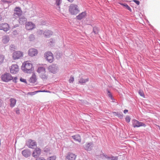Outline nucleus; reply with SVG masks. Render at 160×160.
<instances>
[{"label": "nucleus", "instance_id": "412c9836", "mask_svg": "<svg viewBox=\"0 0 160 160\" xmlns=\"http://www.w3.org/2000/svg\"><path fill=\"white\" fill-rule=\"evenodd\" d=\"M16 102L17 100L13 98H11L10 99V107L12 108L14 107L16 104Z\"/></svg>", "mask_w": 160, "mask_h": 160}, {"label": "nucleus", "instance_id": "f257e3e1", "mask_svg": "<svg viewBox=\"0 0 160 160\" xmlns=\"http://www.w3.org/2000/svg\"><path fill=\"white\" fill-rule=\"evenodd\" d=\"M21 68L24 72L30 73L32 71V64L30 61L25 62L22 63Z\"/></svg>", "mask_w": 160, "mask_h": 160}, {"label": "nucleus", "instance_id": "aec40b11", "mask_svg": "<svg viewBox=\"0 0 160 160\" xmlns=\"http://www.w3.org/2000/svg\"><path fill=\"white\" fill-rule=\"evenodd\" d=\"M72 138L76 141L78 142H81V139L80 136L78 135L77 134L75 135L72 136Z\"/></svg>", "mask_w": 160, "mask_h": 160}, {"label": "nucleus", "instance_id": "e433bc0d", "mask_svg": "<svg viewBox=\"0 0 160 160\" xmlns=\"http://www.w3.org/2000/svg\"><path fill=\"white\" fill-rule=\"evenodd\" d=\"M20 81L21 82H24L25 83H27V82H26V80L25 79H24L22 78H20Z\"/></svg>", "mask_w": 160, "mask_h": 160}, {"label": "nucleus", "instance_id": "b1692460", "mask_svg": "<svg viewBox=\"0 0 160 160\" xmlns=\"http://www.w3.org/2000/svg\"><path fill=\"white\" fill-rule=\"evenodd\" d=\"M9 40V38L8 36H5L3 37L2 42L4 43H7Z\"/></svg>", "mask_w": 160, "mask_h": 160}, {"label": "nucleus", "instance_id": "f704fd0d", "mask_svg": "<svg viewBox=\"0 0 160 160\" xmlns=\"http://www.w3.org/2000/svg\"><path fill=\"white\" fill-rule=\"evenodd\" d=\"M1 2L3 3H10L12 2L10 1H7L6 0H1Z\"/></svg>", "mask_w": 160, "mask_h": 160}, {"label": "nucleus", "instance_id": "a18cd8bd", "mask_svg": "<svg viewBox=\"0 0 160 160\" xmlns=\"http://www.w3.org/2000/svg\"><path fill=\"white\" fill-rule=\"evenodd\" d=\"M54 42V40L53 39H52L50 40V42L51 43H53Z\"/></svg>", "mask_w": 160, "mask_h": 160}, {"label": "nucleus", "instance_id": "72a5a7b5", "mask_svg": "<svg viewBox=\"0 0 160 160\" xmlns=\"http://www.w3.org/2000/svg\"><path fill=\"white\" fill-rule=\"evenodd\" d=\"M74 81V78L73 77L71 76L69 80L70 83H72Z\"/></svg>", "mask_w": 160, "mask_h": 160}, {"label": "nucleus", "instance_id": "79ce46f5", "mask_svg": "<svg viewBox=\"0 0 160 160\" xmlns=\"http://www.w3.org/2000/svg\"><path fill=\"white\" fill-rule=\"evenodd\" d=\"M133 1L135 2L138 5H139L140 3V2L139 1L137 0H134Z\"/></svg>", "mask_w": 160, "mask_h": 160}, {"label": "nucleus", "instance_id": "1a4fd4ad", "mask_svg": "<svg viewBox=\"0 0 160 160\" xmlns=\"http://www.w3.org/2000/svg\"><path fill=\"white\" fill-rule=\"evenodd\" d=\"M132 125L133 127L134 128L138 127L141 126H146V125L145 124L142 122H139L138 121L136 120H133Z\"/></svg>", "mask_w": 160, "mask_h": 160}, {"label": "nucleus", "instance_id": "bb28decb", "mask_svg": "<svg viewBox=\"0 0 160 160\" xmlns=\"http://www.w3.org/2000/svg\"><path fill=\"white\" fill-rule=\"evenodd\" d=\"M88 78L84 79L83 78H81L79 80V83H81L82 84H83V83H85L86 82H88Z\"/></svg>", "mask_w": 160, "mask_h": 160}, {"label": "nucleus", "instance_id": "473e14b6", "mask_svg": "<svg viewBox=\"0 0 160 160\" xmlns=\"http://www.w3.org/2000/svg\"><path fill=\"white\" fill-rule=\"evenodd\" d=\"M56 157L55 156L50 157L48 158V160H55Z\"/></svg>", "mask_w": 160, "mask_h": 160}, {"label": "nucleus", "instance_id": "dca6fc26", "mask_svg": "<svg viewBox=\"0 0 160 160\" xmlns=\"http://www.w3.org/2000/svg\"><path fill=\"white\" fill-rule=\"evenodd\" d=\"M76 156L72 153H69L66 157V160H75Z\"/></svg>", "mask_w": 160, "mask_h": 160}, {"label": "nucleus", "instance_id": "f8f14e48", "mask_svg": "<svg viewBox=\"0 0 160 160\" xmlns=\"http://www.w3.org/2000/svg\"><path fill=\"white\" fill-rule=\"evenodd\" d=\"M14 15L15 16L16 15L18 16H21L22 13V11L19 7H16L14 9Z\"/></svg>", "mask_w": 160, "mask_h": 160}, {"label": "nucleus", "instance_id": "09e8293b", "mask_svg": "<svg viewBox=\"0 0 160 160\" xmlns=\"http://www.w3.org/2000/svg\"><path fill=\"white\" fill-rule=\"evenodd\" d=\"M69 2H72L74 0H68Z\"/></svg>", "mask_w": 160, "mask_h": 160}, {"label": "nucleus", "instance_id": "f03ea898", "mask_svg": "<svg viewBox=\"0 0 160 160\" xmlns=\"http://www.w3.org/2000/svg\"><path fill=\"white\" fill-rule=\"evenodd\" d=\"M69 11L71 14L76 15L78 13L79 10L77 5L72 4L69 7Z\"/></svg>", "mask_w": 160, "mask_h": 160}, {"label": "nucleus", "instance_id": "9d476101", "mask_svg": "<svg viewBox=\"0 0 160 160\" xmlns=\"http://www.w3.org/2000/svg\"><path fill=\"white\" fill-rule=\"evenodd\" d=\"M10 29V27L7 23H2L0 25V30H3L6 32L9 31Z\"/></svg>", "mask_w": 160, "mask_h": 160}, {"label": "nucleus", "instance_id": "7ed1b4c3", "mask_svg": "<svg viewBox=\"0 0 160 160\" xmlns=\"http://www.w3.org/2000/svg\"><path fill=\"white\" fill-rule=\"evenodd\" d=\"M44 57L47 61L50 63L52 62L54 60L53 53L49 51L46 52L44 53Z\"/></svg>", "mask_w": 160, "mask_h": 160}, {"label": "nucleus", "instance_id": "cd10ccee", "mask_svg": "<svg viewBox=\"0 0 160 160\" xmlns=\"http://www.w3.org/2000/svg\"><path fill=\"white\" fill-rule=\"evenodd\" d=\"M41 92V91H38L35 92H29L28 93V95H33L36 94L38 92Z\"/></svg>", "mask_w": 160, "mask_h": 160}, {"label": "nucleus", "instance_id": "c9c22d12", "mask_svg": "<svg viewBox=\"0 0 160 160\" xmlns=\"http://www.w3.org/2000/svg\"><path fill=\"white\" fill-rule=\"evenodd\" d=\"M126 121L127 122H130V118L129 116L126 117L125 118Z\"/></svg>", "mask_w": 160, "mask_h": 160}, {"label": "nucleus", "instance_id": "3c124183", "mask_svg": "<svg viewBox=\"0 0 160 160\" xmlns=\"http://www.w3.org/2000/svg\"><path fill=\"white\" fill-rule=\"evenodd\" d=\"M1 17L0 16V21L1 20Z\"/></svg>", "mask_w": 160, "mask_h": 160}, {"label": "nucleus", "instance_id": "0eeeda50", "mask_svg": "<svg viewBox=\"0 0 160 160\" xmlns=\"http://www.w3.org/2000/svg\"><path fill=\"white\" fill-rule=\"evenodd\" d=\"M27 143V146L30 148L34 149L35 147H37L36 142L33 140H29Z\"/></svg>", "mask_w": 160, "mask_h": 160}, {"label": "nucleus", "instance_id": "a211bd4d", "mask_svg": "<svg viewBox=\"0 0 160 160\" xmlns=\"http://www.w3.org/2000/svg\"><path fill=\"white\" fill-rule=\"evenodd\" d=\"M22 155L26 158H28L30 156V153L28 149H25L22 151Z\"/></svg>", "mask_w": 160, "mask_h": 160}, {"label": "nucleus", "instance_id": "393cba45", "mask_svg": "<svg viewBox=\"0 0 160 160\" xmlns=\"http://www.w3.org/2000/svg\"><path fill=\"white\" fill-rule=\"evenodd\" d=\"M37 71L39 74L45 72V68L42 67H39Z\"/></svg>", "mask_w": 160, "mask_h": 160}, {"label": "nucleus", "instance_id": "9b49d317", "mask_svg": "<svg viewBox=\"0 0 160 160\" xmlns=\"http://www.w3.org/2000/svg\"><path fill=\"white\" fill-rule=\"evenodd\" d=\"M18 70V67L17 64L12 65L10 68V72L13 74L16 73Z\"/></svg>", "mask_w": 160, "mask_h": 160}, {"label": "nucleus", "instance_id": "4c0bfd02", "mask_svg": "<svg viewBox=\"0 0 160 160\" xmlns=\"http://www.w3.org/2000/svg\"><path fill=\"white\" fill-rule=\"evenodd\" d=\"M111 160H118L117 157H112L111 158Z\"/></svg>", "mask_w": 160, "mask_h": 160}, {"label": "nucleus", "instance_id": "a878e982", "mask_svg": "<svg viewBox=\"0 0 160 160\" xmlns=\"http://www.w3.org/2000/svg\"><path fill=\"white\" fill-rule=\"evenodd\" d=\"M41 78L42 79H46L48 78L47 74L46 73V72L42 73L39 74Z\"/></svg>", "mask_w": 160, "mask_h": 160}, {"label": "nucleus", "instance_id": "2eb2a0df", "mask_svg": "<svg viewBox=\"0 0 160 160\" xmlns=\"http://www.w3.org/2000/svg\"><path fill=\"white\" fill-rule=\"evenodd\" d=\"M38 54L37 50L35 49L31 48L28 51V54L31 57H33L37 55Z\"/></svg>", "mask_w": 160, "mask_h": 160}, {"label": "nucleus", "instance_id": "20e7f679", "mask_svg": "<svg viewBox=\"0 0 160 160\" xmlns=\"http://www.w3.org/2000/svg\"><path fill=\"white\" fill-rule=\"evenodd\" d=\"M23 53L20 51H15L13 52L12 57L13 60H17L20 59L23 57Z\"/></svg>", "mask_w": 160, "mask_h": 160}, {"label": "nucleus", "instance_id": "ea45409f", "mask_svg": "<svg viewBox=\"0 0 160 160\" xmlns=\"http://www.w3.org/2000/svg\"><path fill=\"white\" fill-rule=\"evenodd\" d=\"M36 160H46L42 157H39L36 159Z\"/></svg>", "mask_w": 160, "mask_h": 160}, {"label": "nucleus", "instance_id": "6e6552de", "mask_svg": "<svg viewBox=\"0 0 160 160\" xmlns=\"http://www.w3.org/2000/svg\"><path fill=\"white\" fill-rule=\"evenodd\" d=\"M41 151V149L40 148H36L32 152V156L35 158H37L40 155Z\"/></svg>", "mask_w": 160, "mask_h": 160}, {"label": "nucleus", "instance_id": "f3484780", "mask_svg": "<svg viewBox=\"0 0 160 160\" xmlns=\"http://www.w3.org/2000/svg\"><path fill=\"white\" fill-rule=\"evenodd\" d=\"M87 15V13L86 12H83L79 14L76 17L77 19L80 20L85 18Z\"/></svg>", "mask_w": 160, "mask_h": 160}, {"label": "nucleus", "instance_id": "4be33fe9", "mask_svg": "<svg viewBox=\"0 0 160 160\" xmlns=\"http://www.w3.org/2000/svg\"><path fill=\"white\" fill-rule=\"evenodd\" d=\"M37 80L36 77L34 74L32 75V76L29 79V82L32 83H34Z\"/></svg>", "mask_w": 160, "mask_h": 160}, {"label": "nucleus", "instance_id": "c85d7f7f", "mask_svg": "<svg viewBox=\"0 0 160 160\" xmlns=\"http://www.w3.org/2000/svg\"><path fill=\"white\" fill-rule=\"evenodd\" d=\"M4 59V56L3 55L0 54V64L3 62Z\"/></svg>", "mask_w": 160, "mask_h": 160}, {"label": "nucleus", "instance_id": "8fccbe9b", "mask_svg": "<svg viewBox=\"0 0 160 160\" xmlns=\"http://www.w3.org/2000/svg\"><path fill=\"white\" fill-rule=\"evenodd\" d=\"M106 158L108 159H111V158L109 157H106Z\"/></svg>", "mask_w": 160, "mask_h": 160}, {"label": "nucleus", "instance_id": "2f4dec72", "mask_svg": "<svg viewBox=\"0 0 160 160\" xmlns=\"http://www.w3.org/2000/svg\"><path fill=\"white\" fill-rule=\"evenodd\" d=\"M139 93L140 95L143 98L145 97V95L143 92L141 90H139Z\"/></svg>", "mask_w": 160, "mask_h": 160}, {"label": "nucleus", "instance_id": "4468645a", "mask_svg": "<svg viewBox=\"0 0 160 160\" xmlns=\"http://www.w3.org/2000/svg\"><path fill=\"white\" fill-rule=\"evenodd\" d=\"M48 69L50 72L55 73L57 70V67L55 64H52L48 67Z\"/></svg>", "mask_w": 160, "mask_h": 160}, {"label": "nucleus", "instance_id": "a19ab883", "mask_svg": "<svg viewBox=\"0 0 160 160\" xmlns=\"http://www.w3.org/2000/svg\"><path fill=\"white\" fill-rule=\"evenodd\" d=\"M17 77H15L14 78H13V79H12V80H13V81L15 82H17Z\"/></svg>", "mask_w": 160, "mask_h": 160}, {"label": "nucleus", "instance_id": "49530a36", "mask_svg": "<svg viewBox=\"0 0 160 160\" xmlns=\"http://www.w3.org/2000/svg\"><path fill=\"white\" fill-rule=\"evenodd\" d=\"M41 92H50L48 91H41Z\"/></svg>", "mask_w": 160, "mask_h": 160}, {"label": "nucleus", "instance_id": "58836bf2", "mask_svg": "<svg viewBox=\"0 0 160 160\" xmlns=\"http://www.w3.org/2000/svg\"><path fill=\"white\" fill-rule=\"evenodd\" d=\"M108 95L111 99H112V96L109 91H108Z\"/></svg>", "mask_w": 160, "mask_h": 160}, {"label": "nucleus", "instance_id": "c03bdc74", "mask_svg": "<svg viewBox=\"0 0 160 160\" xmlns=\"http://www.w3.org/2000/svg\"><path fill=\"white\" fill-rule=\"evenodd\" d=\"M128 110L125 109L124 111V113L126 114L128 112Z\"/></svg>", "mask_w": 160, "mask_h": 160}, {"label": "nucleus", "instance_id": "39448f33", "mask_svg": "<svg viewBox=\"0 0 160 160\" xmlns=\"http://www.w3.org/2000/svg\"><path fill=\"white\" fill-rule=\"evenodd\" d=\"M1 78L3 81L8 82L13 79V77L10 73H5L2 75Z\"/></svg>", "mask_w": 160, "mask_h": 160}, {"label": "nucleus", "instance_id": "ddd939ff", "mask_svg": "<svg viewBox=\"0 0 160 160\" xmlns=\"http://www.w3.org/2000/svg\"><path fill=\"white\" fill-rule=\"evenodd\" d=\"M93 147V145L92 142H87L84 146V148L86 150L90 151L92 149Z\"/></svg>", "mask_w": 160, "mask_h": 160}, {"label": "nucleus", "instance_id": "c756f323", "mask_svg": "<svg viewBox=\"0 0 160 160\" xmlns=\"http://www.w3.org/2000/svg\"><path fill=\"white\" fill-rule=\"evenodd\" d=\"M121 5L126 8L128 10L130 11L131 12H132V9L130 8L128 5L127 4H122Z\"/></svg>", "mask_w": 160, "mask_h": 160}, {"label": "nucleus", "instance_id": "6ab92c4d", "mask_svg": "<svg viewBox=\"0 0 160 160\" xmlns=\"http://www.w3.org/2000/svg\"><path fill=\"white\" fill-rule=\"evenodd\" d=\"M43 34L46 38H49L52 34V32L50 30H47L44 31Z\"/></svg>", "mask_w": 160, "mask_h": 160}, {"label": "nucleus", "instance_id": "5701e85b", "mask_svg": "<svg viewBox=\"0 0 160 160\" xmlns=\"http://www.w3.org/2000/svg\"><path fill=\"white\" fill-rule=\"evenodd\" d=\"M27 19L24 17H22L19 19V23L21 24H23L25 22H27Z\"/></svg>", "mask_w": 160, "mask_h": 160}, {"label": "nucleus", "instance_id": "37998d69", "mask_svg": "<svg viewBox=\"0 0 160 160\" xmlns=\"http://www.w3.org/2000/svg\"><path fill=\"white\" fill-rule=\"evenodd\" d=\"M16 113L18 114H19L20 113V112L19 110L18 109L16 111Z\"/></svg>", "mask_w": 160, "mask_h": 160}, {"label": "nucleus", "instance_id": "de8ad7c7", "mask_svg": "<svg viewBox=\"0 0 160 160\" xmlns=\"http://www.w3.org/2000/svg\"><path fill=\"white\" fill-rule=\"evenodd\" d=\"M113 114H114V115H115L117 116H118V114L117 113V112H113Z\"/></svg>", "mask_w": 160, "mask_h": 160}, {"label": "nucleus", "instance_id": "423d86ee", "mask_svg": "<svg viewBox=\"0 0 160 160\" xmlns=\"http://www.w3.org/2000/svg\"><path fill=\"white\" fill-rule=\"evenodd\" d=\"M35 24L31 22H27L25 23V28L27 30H32L35 28Z\"/></svg>", "mask_w": 160, "mask_h": 160}, {"label": "nucleus", "instance_id": "7c9ffc66", "mask_svg": "<svg viewBox=\"0 0 160 160\" xmlns=\"http://www.w3.org/2000/svg\"><path fill=\"white\" fill-rule=\"evenodd\" d=\"M93 32L95 34H98V30L97 28L94 27L93 28Z\"/></svg>", "mask_w": 160, "mask_h": 160}]
</instances>
